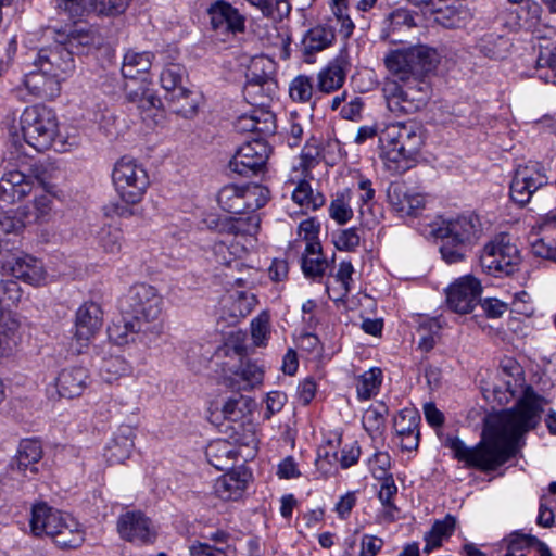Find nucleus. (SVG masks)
<instances>
[{"mask_svg":"<svg viewBox=\"0 0 556 556\" xmlns=\"http://www.w3.org/2000/svg\"><path fill=\"white\" fill-rule=\"evenodd\" d=\"M548 401L527 387L517 404L501 412L488 424V442H480L473 447L467 446L457 437H446L444 446L448 447L454 458L468 468L492 471L513 457L522 435L534 429Z\"/></svg>","mask_w":556,"mask_h":556,"instance_id":"f257e3e1","label":"nucleus"},{"mask_svg":"<svg viewBox=\"0 0 556 556\" xmlns=\"http://www.w3.org/2000/svg\"><path fill=\"white\" fill-rule=\"evenodd\" d=\"M438 62L437 51L426 46L393 51L386 56L391 77L384 81L382 91L390 112L412 114L426 106L430 86L425 77Z\"/></svg>","mask_w":556,"mask_h":556,"instance_id":"f03ea898","label":"nucleus"},{"mask_svg":"<svg viewBox=\"0 0 556 556\" xmlns=\"http://www.w3.org/2000/svg\"><path fill=\"white\" fill-rule=\"evenodd\" d=\"M422 144L421 126L414 121L390 123L379 132L380 156L388 170L394 174L412 167Z\"/></svg>","mask_w":556,"mask_h":556,"instance_id":"7ed1b4c3","label":"nucleus"},{"mask_svg":"<svg viewBox=\"0 0 556 556\" xmlns=\"http://www.w3.org/2000/svg\"><path fill=\"white\" fill-rule=\"evenodd\" d=\"M33 66L34 68L25 74L23 84L30 94L47 99L59 94L63 75L74 68L71 52L61 45L41 48Z\"/></svg>","mask_w":556,"mask_h":556,"instance_id":"20e7f679","label":"nucleus"},{"mask_svg":"<svg viewBox=\"0 0 556 556\" xmlns=\"http://www.w3.org/2000/svg\"><path fill=\"white\" fill-rule=\"evenodd\" d=\"M29 527L33 535L48 536L62 549L77 548L86 539V531L76 518L46 502L33 505Z\"/></svg>","mask_w":556,"mask_h":556,"instance_id":"39448f33","label":"nucleus"},{"mask_svg":"<svg viewBox=\"0 0 556 556\" xmlns=\"http://www.w3.org/2000/svg\"><path fill=\"white\" fill-rule=\"evenodd\" d=\"M481 232L480 219L473 214L443 220L441 225L432 228V233L442 241L440 253L447 264L462 262Z\"/></svg>","mask_w":556,"mask_h":556,"instance_id":"423d86ee","label":"nucleus"},{"mask_svg":"<svg viewBox=\"0 0 556 556\" xmlns=\"http://www.w3.org/2000/svg\"><path fill=\"white\" fill-rule=\"evenodd\" d=\"M162 305V295L153 286L136 283L124 296L121 311L122 315H128L139 321V328L141 327L149 339H159L163 332L160 321Z\"/></svg>","mask_w":556,"mask_h":556,"instance_id":"0eeeda50","label":"nucleus"},{"mask_svg":"<svg viewBox=\"0 0 556 556\" xmlns=\"http://www.w3.org/2000/svg\"><path fill=\"white\" fill-rule=\"evenodd\" d=\"M25 142L38 152L49 150L58 134L59 122L55 113L45 105L27 106L20 118Z\"/></svg>","mask_w":556,"mask_h":556,"instance_id":"6e6552de","label":"nucleus"},{"mask_svg":"<svg viewBox=\"0 0 556 556\" xmlns=\"http://www.w3.org/2000/svg\"><path fill=\"white\" fill-rule=\"evenodd\" d=\"M112 182L116 193L127 204L141 202L150 186V178L143 164L123 156L112 169Z\"/></svg>","mask_w":556,"mask_h":556,"instance_id":"1a4fd4ad","label":"nucleus"},{"mask_svg":"<svg viewBox=\"0 0 556 556\" xmlns=\"http://www.w3.org/2000/svg\"><path fill=\"white\" fill-rule=\"evenodd\" d=\"M269 193L268 188L258 184H228L219 189L217 203L230 214H248L263 207Z\"/></svg>","mask_w":556,"mask_h":556,"instance_id":"9d476101","label":"nucleus"},{"mask_svg":"<svg viewBox=\"0 0 556 556\" xmlns=\"http://www.w3.org/2000/svg\"><path fill=\"white\" fill-rule=\"evenodd\" d=\"M521 255L517 245L506 235L489 241L480 254V266L494 277L510 276L519 270Z\"/></svg>","mask_w":556,"mask_h":556,"instance_id":"9b49d317","label":"nucleus"},{"mask_svg":"<svg viewBox=\"0 0 556 556\" xmlns=\"http://www.w3.org/2000/svg\"><path fill=\"white\" fill-rule=\"evenodd\" d=\"M270 153L269 144L263 138H255L237 149L228 167L240 176H257L265 173Z\"/></svg>","mask_w":556,"mask_h":556,"instance_id":"f8f14e48","label":"nucleus"},{"mask_svg":"<svg viewBox=\"0 0 556 556\" xmlns=\"http://www.w3.org/2000/svg\"><path fill=\"white\" fill-rule=\"evenodd\" d=\"M116 531L123 541L137 546L153 544L157 538L154 522L139 509L122 513L116 520Z\"/></svg>","mask_w":556,"mask_h":556,"instance_id":"ddd939ff","label":"nucleus"},{"mask_svg":"<svg viewBox=\"0 0 556 556\" xmlns=\"http://www.w3.org/2000/svg\"><path fill=\"white\" fill-rule=\"evenodd\" d=\"M548 184V177L540 164L520 166L510 182L511 200L523 206L536 190Z\"/></svg>","mask_w":556,"mask_h":556,"instance_id":"4468645a","label":"nucleus"},{"mask_svg":"<svg viewBox=\"0 0 556 556\" xmlns=\"http://www.w3.org/2000/svg\"><path fill=\"white\" fill-rule=\"evenodd\" d=\"M481 291L477 278L470 275L460 277L446 291L447 305L457 314H468L478 304Z\"/></svg>","mask_w":556,"mask_h":556,"instance_id":"2eb2a0df","label":"nucleus"},{"mask_svg":"<svg viewBox=\"0 0 556 556\" xmlns=\"http://www.w3.org/2000/svg\"><path fill=\"white\" fill-rule=\"evenodd\" d=\"M103 324V312L96 302H85L76 312L74 340L77 353L87 346Z\"/></svg>","mask_w":556,"mask_h":556,"instance_id":"dca6fc26","label":"nucleus"},{"mask_svg":"<svg viewBox=\"0 0 556 556\" xmlns=\"http://www.w3.org/2000/svg\"><path fill=\"white\" fill-rule=\"evenodd\" d=\"M387 199L401 216H417L426 206V195L403 182H392L387 189Z\"/></svg>","mask_w":556,"mask_h":556,"instance_id":"f3484780","label":"nucleus"},{"mask_svg":"<svg viewBox=\"0 0 556 556\" xmlns=\"http://www.w3.org/2000/svg\"><path fill=\"white\" fill-rule=\"evenodd\" d=\"M349 71L348 55L341 52L331 62L321 68L316 77V92L332 93L339 90Z\"/></svg>","mask_w":556,"mask_h":556,"instance_id":"a211bd4d","label":"nucleus"},{"mask_svg":"<svg viewBox=\"0 0 556 556\" xmlns=\"http://www.w3.org/2000/svg\"><path fill=\"white\" fill-rule=\"evenodd\" d=\"M139 325L141 324L136 319L128 317V315H123L119 320L112 323L108 327L109 339L116 345L139 342L148 346L156 339H149L141 327L139 328Z\"/></svg>","mask_w":556,"mask_h":556,"instance_id":"6ab92c4d","label":"nucleus"},{"mask_svg":"<svg viewBox=\"0 0 556 556\" xmlns=\"http://www.w3.org/2000/svg\"><path fill=\"white\" fill-rule=\"evenodd\" d=\"M213 28L231 33L243 31L245 18L237 8L225 0H217L207 10Z\"/></svg>","mask_w":556,"mask_h":556,"instance_id":"aec40b11","label":"nucleus"},{"mask_svg":"<svg viewBox=\"0 0 556 556\" xmlns=\"http://www.w3.org/2000/svg\"><path fill=\"white\" fill-rule=\"evenodd\" d=\"M419 415L413 409H403L394 417V430L400 438L401 448L413 451L419 444Z\"/></svg>","mask_w":556,"mask_h":556,"instance_id":"412c9836","label":"nucleus"},{"mask_svg":"<svg viewBox=\"0 0 556 556\" xmlns=\"http://www.w3.org/2000/svg\"><path fill=\"white\" fill-rule=\"evenodd\" d=\"M4 269H8L12 277L33 286H39L46 279L42 262L30 255L14 257L7 262Z\"/></svg>","mask_w":556,"mask_h":556,"instance_id":"4be33fe9","label":"nucleus"},{"mask_svg":"<svg viewBox=\"0 0 556 556\" xmlns=\"http://www.w3.org/2000/svg\"><path fill=\"white\" fill-rule=\"evenodd\" d=\"M33 182L20 170H9L0 178V202L13 204L28 195Z\"/></svg>","mask_w":556,"mask_h":556,"instance_id":"5701e85b","label":"nucleus"},{"mask_svg":"<svg viewBox=\"0 0 556 556\" xmlns=\"http://www.w3.org/2000/svg\"><path fill=\"white\" fill-rule=\"evenodd\" d=\"M274 63L268 58H255L247 73V84L243 88L244 96H252L254 89L270 90L274 85L273 79Z\"/></svg>","mask_w":556,"mask_h":556,"instance_id":"b1692460","label":"nucleus"},{"mask_svg":"<svg viewBox=\"0 0 556 556\" xmlns=\"http://www.w3.org/2000/svg\"><path fill=\"white\" fill-rule=\"evenodd\" d=\"M235 127L239 132H257L260 135H271L275 132V116L271 112L262 108H254L249 113L240 115Z\"/></svg>","mask_w":556,"mask_h":556,"instance_id":"393cba45","label":"nucleus"},{"mask_svg":"<svg viewBox=\"0 0 556 556\" xmlns=\"http://www.w3.org/2000/svg\"><path fill=\"white\" fill-rule=\"evenodd\" d=\"M89 380L88 370L84 367L63 369L56 379L58 392L61 396L73 399L83 394Z\"/></svg>","mask_w":556,"mask_h":556,"instance_id":"a878e982","label":"nucleus"},{"mask_svg":"<svg viewBox=\"0 0 556 556\" xmlns=\"http://www.w3.org/2000/svg\"><path fill=\"white\" fill-rule=\"evenodd\" d=\"M205 456L216 469L228 470L235 465L238 452L233 443L225 439H217L208 443Z\"/></svg>","mask_w":556,"mask_h":556,"instance_id":"bb28decb","label":"nucleus"},{"mask_svg":"<svg viewBox=\"0 0 556 556\" xmlns=\"http://www.w3.org/2000/svg\"><path fill=\"white\" fill-rule=\"evenodd\" d=\"M134 437L131 428H121L106 446L104 455L108 462L111 464H123L128 459L135 446Z\"/></svg>","mask_w":556,"mask_h":556,"instance_id":"cd10ccee","label":"nucleus"},{"mask_svg":"<svg viewBox=\"0 0 556 556\" xmlns=\"http://www.w3.org/2000/svg\"><path fill=\"white\" fill-rule=\"evenodd\" d=\"M101 42L100 37L90 29L75 28L68 33L65 40H58L53 45H61L71 52V59L74 61V54H83L90 49L98 47Z\"/></svg>","mask_w":556,"mask_h":556,"instance_id":"c85d7f7f","label":"nucleus"},{"mask_svg":"<svg viewBox=\"0 0 556 556\" xmlns=\"http://www.w3.org/2000/svg\"><path fill=\"white\" fill-rule=\"evenodd\" d=\"M329 262L323 256L320 242L306 243L301 268L305 277L321 278L329 268Z\"/></svg>","mask_w":556,"mask_h":556,"instance_id":"c756f323","label":"nucleus"},{"mask_svg":"<svg viewBox=\"0 0 556 556\" xmlns=\"http://www.w3.org/2000/svg\"><path fill=\"white\" fill-rule=\"evenodd\" d=\"M245 488V473L231 471L216 480L214 492L223 501H236L241 497Z\"/></svg>","mask_w":556,"mask_h":556,"instance_id":"7c9ffc66","label":"nucleus"},{"mask_svg":"<svg viewBox=\"0 0 556 556\" xmlns=\"http://www.w3.org/2000/svg\"><path fill=\"white\" fill-rule=\"evenodd\" d=\"M336 34L333 25H317L306 31L302 40L305 54H313L328 48L334 41Z\"/></svg>","mask_w":556,"mask_h":556,"instance_id":"2f4dec72","label":"nucleus"},{"mask_svg":"<svg viewBox=\"0 0 556 556\" xmlns=\"http://www.w3.org/2000/svg\"><path fill=\"white\" fill-rule=\"evenodd\" d=\"M154 54L150 51H136L129 49L124 54L122 74L125 78L136 79L138 75L146 74L151 68Z\"/></svg>","mask_w":556,"mask_h":556,"instance_id":"473e14b6","label":"nucleus"},{"mask_svg":"<svg viewBox=\"0 0 556 556\" xmlns=\"http://www.w3.org/2000/svg\"><path fill=\"white\" fill-rule=\"evenodd\" d=\"M201 223L207 230L219 235L238 236L248 231L245 229V222L242 218L207 214Z\"/></svg>","mask_w":556,"mask_h":556,"instance_id":"72a5a7b5","label":"nucleus"},{"mask_svg":"<svg viewBox=\"0 0 556 556\" xmlns=\"http://www.w3.org/2000/svg\"><path fill=\"white\" fill-rule=\"evenodd\" d=\"M264 367L255 361L241 362L233 371L235 381L239 390H250L262 384Z\"/></svg>","mask_w":556,"mask_h":556,"instance_id":"f704fd0d","label":"nucleus"},{"mask_svg":"<svg viewBox=\"0 0 556 556\" xmlns=\"http://www.w3.org/2000/svg\"><path fill=\"white\" fill-rule=\"evenodd\" d=\"M42 457V447L39 441L35 439L23 440L20 444L18 452L15 459V465L18 470L36 472V464Z\"/></svg>","mask_w":556,"mask_h":556,"instance_id":"c9c22d12","label":"nucleus"},{"mask_svg":"<svg viewBox=\"0 0 556 556\" xmlns=\"http://www.w3.org/2000/svg\"><path fill=\"white\" fill-rule=\"evenodd\" d=\"M292 200L304 212L316 211L320 208L326 198L321 192L314 191L311 184L306 180H301L292 191Z\"/></svg>","mask_w":556,"mask_h":556,"instance_id":"e433bc0d","label":"nucleus"},{"mask_svg":"<svg viewBox=\"0 0 556 556\" xmlns=\"http://www.w3.org/2000/svg\"><path fill=\"white\" fill-rule=\"evenodd\" d=\"M456 527V518L446 515L443 519L434 521L430 531L426 534V545L424 551L430 553L433 548L441 546L444 539L450 538Z\"/></svg>","mask_w":556,"mask_h":556,"instance_id":"4c0bfd02","label":"nucleus"},{"mask_svg":"<svg viewBox=\"0 0 556 556\" xmlns=\"http://www.w3.org/2000/svg\"><path fill=\"white\" fill-rule=\"evenodd\" d=\"M170 110L184 118H192L199 109V97L189 89H179L168 99Z\"/></svg>","mask_w":556,"mask_h":556,"instance_id":"58836bf2","label":"nucleus"},{"mask_svg":"<svg viewBox=\"0 0 556 556\" xmlns=\"http://www.w3.org/2000/svg\"><path fill=\"white\" fill-rule=\"evenodd\" d=\"M509 46L507 38L495 34H486L479 39L476 49L489 59H503L506 56Z\"/></svg>","mask_w":556,"mask_h":556,"instance_id":"ea45409f","label":"nucleus"},{"mask_svg":"<svg viewBox=\"0 0 556 556\" xmlns=\"http://www.w3.org/2000/svg\"><path fill=\"white\" fill-rule=\"evenodd\" d=\"M97 244L106 254H117L124 244V233L119 227L105 225L97 233Z\"/></svg>","mask_w":556,"mask_h":556,"instance_id":"a19ab883","label":"nucleus"},{"mask_svg":"<svg viewBox=\"0 0 556 556\" xmlns=\"http://www.w3.org/2000/svg\"><path fill=\"white\" fill-rule=\"evenodd\" d=\"M132 371L130 363L123 356L111 355L102 359L100 375L106 382H113Z\"/></svg>","mask_w":556,"mask_h":556,"instance_id":"79ce46f5","label":"nucleus"},{"mask_svg":"<svg viewBox=\"0 0 556 556\" xmlns=\"http://www.w3.org/2000/svg\"><path fill=\"white\" fill-rule=\"evenodd\" d=\"M542 8L534 0L522 1L511 14L516 15L515 25L518 28L532 29L541 18Z\"/></svg>","mask_w":556,"mask_h":556,"instance_id":"37998d69","label":"nucleus"},{"mask_svg":"<svg viewBox=\"0 0 556 556\" xmlns=\"http://www.w3.org/2000/svg\"><path fill=\"white\" fill-rule=\"evenodd\" d=\"M352 192L350 189H344L336 193L334 199L329 205V215L339 225H344L353 217V210L350 205Z\"/></svg>","mask_w":556,"mask_h":556,"instance_id":"c03bdc74","label":"nucleus"},{"mask_svg":"<svg viewBox=\"0 0 556 556\" xmlns=\"http://www.w3.org/2000/svg\"><path fill=\"white\" fill-rule=\"evenodd\" d=\"M250 5L257 9L263 16L274 21H281L291 11L289 0H245Z\"/></svg>","mask_w":556,"mask_h":556,"instance_id":"a18cd8bd","label":"nucleus"},{"mask_svg":"<svg viewBox=\"0 0 556 556\" xmlns=\"http://www.w3.org/2000/svg\"><path fill=\"white\" fill-rule=\"evenodd\" d=\"M314 79L307 75H298L289 84V96L296 103H308L316 94Z\"/></svg>","mask_w":556,"mask_h":556,"instance_id":"49530a36","label":"nucleus"},{"mask_svg":"<svg viewBox=\"0 0 556 556\" xmlns=\"http://www.w3.org/2000/svg\"><path fill=\"white\" fill-rule=\"evenodd\" d=\"M186 78V70L179 64H169L161 73L160 81L162 88L167 92V100L179 89H187L182 86Z\"/></svg>","mask_w":556,"mask_h":556,"instance_id":"de8ad7c7","label":"nucleus"},{"mask_svg":"<svg viewBox=\"0 0 556 556\" xmlns=\"http://www.w3.org/2000/svg\"><path fill=\"white\" fill-rule=\"evenodd\" d=\"M441 325L435 318H424L417 328L419 336L418 349L422 352H430L439 338Z\"/></svg>","mask_w":556,"mask_h":556,"instance_id":"09e8293b","label":"nucleus"},{"mask_svg":"<svg viewBox=\"0 0 556 556\" xmlns=\"http://www.w3.org/2000/svg\"><path fill=\"white\" fill-rule=\"evenodd\" d=\"M382 381V371L379 368H370L359 376L356 391L361 400H368L376 395Z\"/></svg>","mask_w":556,"mask_h":556,"instance_id":"8fccbe9b","label":"nucleus"},{"mask_svg":"<svg viewBox=\"0 0 556 556\" xmlns=\"http://www.w3.org/2000/svg\"><path fill=\"white\" fill-rule=\"evenodd\" d=\"M387 414L388 407L382 403L368 407L365 410L362 419L365 430L370 435L380 432L384 427Z\"/></svg>","mask_w":556,"mask_h":556,"instance_id":"3c124183","label":"nucleus"},{"mask_svg":"<svg viewBox=\"0 0 556 556\" xmlns=\"http://www.w3.org/2000/svg\"><path fill=\"white\" fill-rule=\"evenodd\" d=\"M397 493V486L394 482V479L391 475L382 478L380 490L378 493V498L381 502L382 506L387 509V514L393 519L394 511H397L395 504L393 503V497Z\"/></svg>","mask_w":556,"mask_h":556,"instance_id":"603ef678","label":"nucleus"},{"mask_svg":"<svg viewBox=\"0 0 556 556\" xmlns=\"http://www.w3.org/2000/svg\"><path fill=\"white\" fill-rule=\"evenodd\" d=\"M346 11L348 7L332 8V17L328 18V25H333V29L339 27V35L344 39L350 38L355 28V25Z\"/></svg>","mask_w":556,"mask_h":556,"instance_id":"864d4df0","label":"nucleus"},{"mask_svg":"<svg viewBox=\"0 0 556 556\" xmlns=\"http://www.w3.org/2000/svg\"><path fill=\"white\" fill-rule=\"evenodd\" d=\"M127 99L129 102L136 104L140 111L155 109L161 103V100L152 91L146 88L129 91L127 93Z\"/></svg>","mask_w":556,"mask_h":556,"instance_id":"5fc2aeb1","label":"nucleus"},{"mask_svg":"<svg viewBox=\"0 0 556 556\" xmlns=\"http://www.w3.org/2000/svg\"><path fill=\"white\" fill-rule=\"evenodd\" d=\"M358 190L361 191L358 195L359 202V215L365 217L366 213H371V203L375 198V189L372 188V182L367 178H362L358 181Z\"/></svg>","mask_w":556,"mask_h":556,"instance_id":"6e6d98bb","label":"nucleus"},{"mask_svg":"<svg viewBox=\"0 0 556 556\" xmlns=\"http://www.w3.org/2000/svg\"><path fill=\"white\" fill-rule=\"evenodd\" d=\"M131 0H96L90 11L105 15H119L126 11Z\"/></svg>","mask_w":556,"mask_h":556,"instance_id":"4d7b16f0","label":"nucleus"},{"mask_svg":"<svg viewBox=\"0 0 556 556\" xmlns=\"http://www.w3.org/2000/svg\"><path fill=\"white\" fill-rule=\"evenodd\" d=\"M536 66L539 70L548 68L556 76V43L540 45Z\"/></svg>","mask_w":556,"mask_h":556,"instance_id":"13d9d810","label":"nucleus"},{"mask_svg":"<svg viewBox=\"0 0 556 556\" xmlns=\"http://www.w3.org/2000/svg\"><path fill=\"white\" fill-rule=\"evenodd\" d=\"M532 253L541 258L556 263V241L545 237L538 238L531 242Z\"/></svg>","mask_w":556,"mask_h":556,"instance_id":"bf43d9fd","label":"nucleus"},{"mask_svg":"<svg viewBox=\"0 0 556 556\" xmlns=\"http://www.w3.org/2000/svg\"><path fill=\"white\" fill-rule=\"evenodd\" d=\"M34 220L37 223H47L52 213V199L48 194L35 197L34 202Z\"/></svg>","mask_w":556,"mask_h":556,"instance_id":"052dcab7","label":"nucleus"},{"mask_svg":"<svg viewBox=\"0 0 556 556\" xmlns=\"http://www.w3.org/2000/svg\"><path fill=\"white\" fill-rule=\"evenodd\" d=\"M388 21L391 30H397L402 27L410 28L415 25L413 14L409 10L404 8L393 10L388 15Z\"/></svg>","mask_w":556,"mask_h":556,"instance_id":"680f3d73","label":"nucleus"},{"mask_svg":"<svg viewBox=\"0 0 556 556\" xmlns=\"http://www.w3.org/2000/svg\"><path fill=\"white\" fill-rule=\"evenodd\" d=\"M56 7L71 16H80L85 12L90 11V7L96 3V0H55Z\"/></svg>","mask_w":556,"mask_h":556,"instance_id":"e2e57ef3","label":"nucleus"},{"mask_svg":"<svg viewBox=\"0 0 556 556\" xmlns=\"http://www.w3.org/2000/svg\"><path fill=\"white\" fill-rule=\"evenodd\" d=\"M56 7L71 16H80L85 12L90 11V7L96 3V0H55Z\"/></svg>","mask_w":556,"mask_h":556,"instance_id":"0e129e2a","label":"nucleus"},{"mask_svg":"<svg viewBox=\"0 0 556 556\" xmlns=\"http://www.w3.org/2000/svg\"><path fill=\"white\" fill-rule=\"evenodd\" d=\"M364 110V101L358 96H351L340 109V116L348 121H358Z\"/></svg>","mask_w":556,"mask_h":556,"instance_id":"69168bd1","label":"nucleus"},{"mask_svg":"<svg viewBox=\"0 0 556 556\" xmlns=\"http://www.w3.org/2000/svg\"><path fill=\"white\" fill-rule=\"evenodd\" d=\"M383 540L372 534H363L359 540V556H377L383 547Z\"/></svg>","mask_w":556,"mask_h":556,"instance_id":"338daca9","label":"nucleus"},{"mask_svg":"<svg viewBox=\"0 0 556 556\" xmlns=\"http://www.w3.org/2000/svg\"><path fill=\"white\" fill-rule=\"evenodd\" d=\"M334 244L339 250L351 251L359 244V236L356 228L342 230L334 239Z\"/></svg>","mask_w":556,"mask_h":556,"instance_id":"774afa93","label":"nucleus"}]
</instances>
